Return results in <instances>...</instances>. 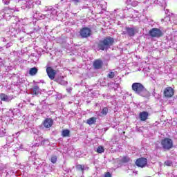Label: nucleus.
<instances>
[{"label":"nucleus","instance_id":"1","mask_svg":"<svg viewBox=\"0 0 177 177\" xmlns=\"http://www.w3.org/2000/svg\"><path fill=\"white\" fill-rule=\"evenodd\" d=\"M131 88L136 95L142 96V97H150V93L141 83H133Z\"/></svg>","mask_w":177,"mask_h":177},{"label":"nucleus","instance_id":"2","mask_svg":"<svg viewBox=\"0 0 177 177\" xmlns=\"http://www.w3.org/2000/svg\"><path fill=\"white\" fill-rule=\"evenodd\" d=\"M113 44H114V39L111 37H106L98 44V49L100 50H107Z\"/></svg>","mask_w":177,"mask_h":177},{"label":"nucleus","instance_id":"3","mask_svg":"<svg viewBox=\"0 0 177 177\" xmlns=\"http://www.w3.org/2000/svg\"><path fill=\"white\" fill-rule=\"evenodd\" d=\"M160 145L164 151H169L171 149L174 148V140L171 138H165L161 140Z\"/></svg>","mask_w":177,"mask_h":177},{"label":"nucleus","instance_id":"4","mask_svg":"<svg viewBox=\"0 0 177 177\" xmlns=\"http://www.w3.org/2000/svg\"><path fill=\"white\" fill-rule=\"evenodd\" d=\"M42 169V172H44V174H49L50 172L53 171L55 169V167L52 165L46 164V163H43L41 165H39L36 169Z\"/></svg>","mask_w":177,"mask_h":177},{"label":"nucleus","instance_id":"5","mask_svg":"<svg viewBox=\"0 0 177 177\" xmlns=\"http://www.w3.org/2000/svg\"><path fill=\"white\" fill-rule=\"evenodd\" d=\"M92 30L89 28H83L80 31V35L82 38H88L91 37Z\"/></svg>","mask_w":177,"mask_h":177},{"label":"nucleus","instance_id":"6","mask_svg":"<svg viewBox=\"0 0 177 177\" xmlns=\"http://www.w3.org/2000/svg\"><path fill=\"white\" fill-rule=\"evenodd\" d=\"M136 165L140 168H145L147 165V159L146 158H140L136 161Z\"/></svg>","mask_w":177,"mask_h":177},{"label":"nucleus","instance_id":"7","mask_svg":"<svg viewBox=\"0 0 177 177\" xmlns=\"http://www.w3.org/2000/svg\"><path fill=\"white\" fill-rule=\"evenodd\" d=\"M149 35H151V37L159 38V37H161V35H162V32L158 28H153L149 31Z\"/></svg>","mask_w":177,"mask_h":177},{"label":"nucleus","instance_id":"8","mask_svg":"<svg viewBox=\"0 0 177 177\" xmlns=\"http://www.w3.org/2000/svg\"><path fill=\"white\" fill-rule=\"evenodd\" d=\"M124 30H125L123 31V34L129 35V37H135V34H136V30L135 28L126 27Z\"/></svg>","mask_w":177,"mask_h":177},{"label":"nucleus","instance_id":"9","mask_svg":"<svg viewBox=\"0 0 177 177\" xmlns=\"http://www.w3.org/2000/svg\"><path fill=\"white\" fill-rule=\"evenodd\" d=\"M46 73L50 80H55V77L56 76V71L55 69L52 68V67H48L46 68Z\"/></svg>","mask_w":177,"mask_h":177},{"label":"nucleus","instance_id":"10","mask_svg":"<svg viewBox=\"0 0 177 177\" xmlns=\"http://www.w3.org/2000/svg\"><path fill=\"white\" fill-rule=\"evenodd\" d=\"M45 143H49V141L48 140H42V138L41 137H36V142L34 144V147H38V146H39L40 145H41L42 146H45Z\"/></svg>","mask_w":177,"mask_h":177},{"label":"nucleus","instance_id":"11","mask_svg":"<svg viewBox=\"0 0 177 177\" xmlns=\"http://www.w3.org/2000/svg\"><path fill=\"white\" fill-rule=\"evenodd\" d=\"M174 88L171 87H167L164 90V95L165 97H172V96H174Z\"/></svg>","mask_w":177,"mask_h":177},{"label":"nucleus","instance_id":"12","mask_svg":"<svg viewBox=\"0 0 177 177\" xmlns=\"http://www.w3.org/2000/svg\"><path fill=\"white\" fill-rule=\"evenodd\" d=\"M118 162H119V165H118V167H121V164L122 163H127V162H131V158L128 157V156H123V157H120V158H118L117 160Z\"/></svg>","mask_w":177,"mask_h":177},{"label":"nucleus","instance_id":"13","mask_svg":"<svg viewBox=\"0 0 177 177\" xmlns=\"http://www.w3.org/2000/svg\"><path fill=\"white\" fill-rule=\"evenodd\" d=\"M0 99L2 102H7L8 103H9V102L12 101L13 97L7 95L5 93H0Z\"/></svg>","mask_w":177,"mask_h":177},{"label":"nucleus","instance_id":"14","mask_svg":"<svg viewBox=\"0 0 177 177\" xmlns=\"http://www.w3.org/2000/svg\"><path fill=\"white\" fill-rule=\"evenodd\" d=\"M93 67L96 70H100L103 66V61L101 59H97L93 62Z\"/></svg>","mask_w":177,"mask_h":177},{"label":"nucleus","instance_id":"15","mask_svg":"<svg viewBox=\"0 0 177 177\" xmlns=\"http://www.w3.org/2000/svg\"><path fill=\"white\" fill-rule=\"evenodd\" d=\"M53 125V119L52 118H46L44 121V127L45 128H50Z\"/></svg>","mask_w":177,"mask_h":177},{"label":"nucleus","instance_id":"16","mask_svg":"<svg viewBox=\"0 0 177 177\" xmlns=\"http://www.w3.org/2000/svg\"><path fill=\"white\" fill-rule=\"evenodd\" d=\"M30 93L31 95H36V96H38V95L41 93V88H39L38 86H35L30 89Z\"/></svg>","mask_w":177,"mask_h":177},{"label":"nucleus","instance_id":"17","mask_svg":"<svg viewBox=\"0 0 177 177\" xmlns=\"http://www.w3.org/2000/svg\"><path fill=\"white\" fill-rule=\"evenodd\" d=\"M76 169H77V171H80L81 172H82V174H84V171H88L89 169V167L85 165H77Z\"/></svg>","mask_w":177,"mask_h":177},{"label":"nucleus","instance_id":"18","mask_svg":"<svg viewBox=\"0 0 177 177\" xmlns=\"http://www.w3.org/2000/svg\"><path fill=\"white\" fill-rule=\"evenodd\" d=\"M147 117H149V113L146 111L140 113L139 118L140 121H146V120H147Z\"/></svg>","mask_w":177,"mask_h":177},{"label":"nucleus","instance_id":"19","mask_svg":"<svg viewBox=\"0 0 177 177\" xmlns=\"http://www.w3.org/2000/svg\"><path fill=\"white\" fill-rule=\"evenodd\" d=\"M56 81L58 84H60V85H67V81L64 80V77L63 76L59 77Z\"/></svg>","mask_w":177,"mask_h":177},{"label":"nucleus","instance_id":"20","mask_svg":"<svg viewBox=\"0 0 177 177\" xmlns=\"http://www.w3.org/2000/svg\"><path fill=\"white\" fill-rule=\"evenodd\" d=\"M22 8L23 9H30L31 8V1H22Z\"/></svg>","mask_w":177,"mask_h":177},{"label":"nucleus","instance_id":"21","mask_svg":"<svg viewBox=\"0 0 177 177\" xmlns=\"http://www.w3.org/2000/svg\"><path fill=\"white\" fill-rule=\"evenodd\" d=\"M15 142V136H9L6 138V145H10Z\"/></svg>","mask_w":177,"mask_h":177},{"label":"nucleus","instance_id":"22","mask_svg":"<svg viewBox=\"0 0 177 177\" xmlns=\"http://www.w3.org/2000/svg\"><path fill=\"white\" fill-rule=\"evenodd\" d=\"M109 113V109L107 107H104L102 109V111L98 114L100 117H103V115H107Z\"/></svg>","mask_w":177,"mask_h":177},{"label":"nucleus","instance_id":"23","mask_svg":"<svg viewBox=\"0 0 177 177\" xmlns=\"http://www.w3.org/2000/svg\"><path fill=\"white\" fill-rule=\"evenodd\" d=\"M62 136H63V138L70 137V130L68 129L63 130L62 132Z\"/></svg>","mask_w":177,"mask_h":177},{"label":"nucleus","instance_id":"24","mask_svg":"<svg viewBox=\"0 0 177 177\" xmlns=\"http://www.w3.org/2000/svg\"><path fill=\"white\" fill-rule=\"evenodd\" d=\"M96 118L95 117H92L91 118H89L88 120H87V124H88V125H93V124H95V122H96Z\"/></svg>","mask_w":177,"mask_h":177},{"label":"nucleus","instance_id":"25","mask_svg":"<svg viewBox=\"0 0 177 177\" xmlns=\"http://www.w3.org/2000/svg\"><path fill=\"white\" fill-rule=\"evenodd\" d=\"M127 3L128 5H131V6H138V1H132V0H127Z\"/></svg>","mask_w":177,"mask_h":177},{"label":"nucleus","instance_id":"26","mask_svg":"<svg viewBox=\"0 0 177 177\" xmlns=\"http://www.w3.org/2000/svg\"><path fill=\"white\" fill-rule=\"evenodd\" d=\"M37 73H38V69L35 67L30 68L29 71V74L30 75H35Z\"/></svg>","mask_w":177,"mask_h":177},{"label":"nucleus","instance_id":"27","mask_svg":"<svg viewBox=\"0 0 177 177\" xmlns=\"http://www.w3.org/2000/svg\"><path fill=\"white\" fill-rule=\"evenodd\" d=\"M96 151H97V153L102 154V153H104V147L100 146L97 147Z\"/></svg>","mask_w":177,"mask_h":177},{"label":"nucleus","instance_id":"28","mask_svg":"<svg viewBox=\"0 0 177 177\" xmlns=\"http://www.w3.org/2000/svg\"><path fill=\"white\" fill-rule=\"evenodd\" d=\"M148 1L150 2L151 5H153V3H156L158 5V3L161 2L160 0H148Z\"/></svg>","mask_w":177,"mask_h":177},{"label":"nucleus","instance_id":"29","mask_svg":"<svg viewBox=\"0 0 177 177\" xmlns=\"http://www.w3.org/2000/svg\"><path fill=\"white\" fill-rule=\"evenodd\" d=\"M164 165H166V167H171V165H172V161H171V160H166L164 162Z\"/></svg>","mask_w":177,"mask_h":177},{"label":"nucleus","instance_id":"30","mask_svg":"<svg viewBox=\"0 0 177 177\" xmlns=\"http://www.w3.org/2000/svg\"><path fill=\"white\" fill-rule=\"evenodd\" d=\"M57 161V157H56V156H53L52 158H51V162L53 163V164H56V162Z\"/></svg>","mask_w":177,"mask_h":177},{"label":"nucleus","instance_id":"31","mask_svg":"<svg viewBox=\"0 0 177 177\" xmlns=\"http://www.w3.org/2000/svg\"><path fill=\"white\" fill-rule=\"evenodd\" d=\"M21 23H22V24H28V19H27V18H25V19H21V21H20Z\"/></svg>","mask_w":177,"mask_h":177},{"label":"nucleus","instance_id":"32","mask_svg":"<svg viewBox=\"0 0 177 177\" xmlns=\"http://www.w3.org/2000/svg\"><path fill=\"white\" fill-rule=\"evenodd\" d=\"M163 21H165L166 23H168V21H171V17L169 16H167L165 17V19H162Z\"/></svg>","mask_w":177,"mask_h":177},{"label":"nucleus","instance_id":"33","mask_svg":"<svg viewBox=\"0 0 177 177\" xmlns=\"http://www.w3.org/2000/svg\"><path fill=\"white\" fill-rule=\"evenodd\" d=\"M115 75V73H114V72H110L109 74H108V77L109 78H114V76Z\"/></svg>","mask_w":177,"mask_h":177},{"label":"nucleus","instance_id":"34","mask_svg":"<svg viewBox=\"0 0 177 177\" xmlns=\"http://www.w3.org/2000/svg\"><path fill=\"white\" fill-rule=\"evenodd\" d=\"M129 12H130V13H131L130 17H131V19H132V17H134L133 14L135 13L136 11H135V10H133V9H130V10H129Z\"/></svg>","mask_w":177,"mask_h":177},{"label":"nucleus","instance_id":"35","mask_svg":"<svg viewBox=\"0 0 177 177\" xmlns=\"http://www.w3.org/2000/svg\"><path fill=\"white\" fill-rule=\"evenodd\" d=\"M63 169L65 172H66V174H68V172H71V169L66 167H63Z\"/></svg>","mask_w":177,"mask_h":177},{"label":"nucleus","instance_id":"36","mask_svg":"<svg viewBox=\"0 0 177 177\" xmlns=\"http://www.w3.org/2000/svg\"><path fill=\"white\" fill-rule=\"evenodd\" d=\"M13 45V43H12V41H10L9 43H8L6 45V48H10V46H12Z\"/></svg>","mask_w":177,"mask_h":177},{"label":"nucleus","instance_id":"37","mask_svg":"<svg viewBox=\"0 0 177 177\" xmlns=\"http://www.w3.org/2000/svg\"><path fill=\"white\" fill-rule=\"evenodd\" d=\"M4 5H9V3H10V1L9 0H2Z\"/></svg>","mask_w":177,"mask_h":177},{"label":"nucleus","instance_id":"38","mask_svg":"<svg viewBox=\"0 0 177 177\" xmlns=\"http://www.w3.org/2000/svg\"><path fill=\"white\" fill-rule=\"evenodd\" d=\"M67 92H68L70 93V92H71V91H73L72 88H69L66 89Z\"/></svg>","mask_w":177,"mask_h":177},{"label":"nucleus","instance_id":"39","mask_svg":"<svg viewBox=\"0 0 177 177\" xmlns=\"http://www.w3.org/2000/svg\"><path fill=\"white\" fill-rule=\"evenodd\" d=\"M73 1L75 4H77V3H78V2H80V0H73Z\"/></svg>","mask_w":177,"mask_h":177},{"label":"nucleus","instance_id":"40","mask_svg":"<svg viewBox=\"0 0 177 177\" xmlns=\"http://www.w3.org/2000/svg\"><path fill=\"white\" fill-rule=\"evenodd\" d=\"M7 16H8V14L7 13H4L3 17H5V19H6Z\"/></svg>","mask_w":177,"mask_h":177},{"label":"nucleus","instance_id":"41","mask_svg":"<svg viewBox=\"0 0 177 177\" xmlns=\"http://www.w3.org/2000/svg\"><path fill=\"white\" fill-rule=\"evenodd\" d=\"M83 9H88V6H84Z\"/></svg>","mask_w":177,"mask_h":177},{"label":"nucleus","instance_id":"42","mask_svg":"<svg viewBox=\"0 0 177 177\" xmlns=\"http://www.w3.org/2000/svg\"><path fill=\"white\" fill-rule=\"evenodd\" d=\"M3 42H6V39H5V38L3 39Z\"/></svg>","mask_w":177,"mask_h":177},{"label":"nucleus","instance_id":"43","mask_svg":"<svg viewBox=\"0 0 177 177\" xmlns=\"http://www.w3.org/2000/svg\"><path fill=\"white\" fill-rule=\"evenodd\" d=\"M30 106H34V104H32V103H30Z\"/></svg>","mask_w":177,"mask_h":177},{"label":"nucleus","instance_id":"44","mask_svg":"<svg viewBox=\"0 0 177 177\" xmlns=\"http://www.w3.org/2000/svg\"><path fill=\"white\" fill-rule=\"evenodd\" d=\"M16 135H20V133L18 132V133H16Z\"/></svg>","mask_w":177,"mask_h":177},{"label":"nucleus","instance_id":"45","mask_svg":"<svg viewBox=\"0 0 177 177\" xmlns=\"http://www.w3.org/2000/svg\"><path fill=\"white\" fill-rule=\"evenodd\" d=\"M165 13H168V10H167L165 11Z\"/></svg>","mask_w":177,"mask_h":177},{"label":"nucleus","instance_id":"46","mask_svg":"<svg viewBox=\"0 0 177 177\" xmlns=\"http://www.w3.org/2000/svg\"><path fill=\"white\" fill-rule=\"evenodd\" d=\"M165 13H168V10H167L165 11Z\"/></svg>","mask_w":177,"mask_h":177},{"label":"nucleus","instance_id":"47","mask_svg":"<svg viewBox=\"0 0 177 177\" xmlns=\"http://www.w3.org/2000/svg\"><path fill=\"white\" fill-rule=\"evenodd\" d=\"M35 164H36V162H34V165H35Z\"/></svg>","mask_w":177,"mask_h":177}]
</instances>
